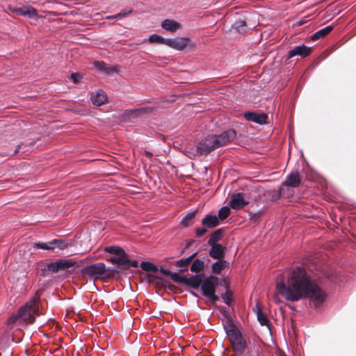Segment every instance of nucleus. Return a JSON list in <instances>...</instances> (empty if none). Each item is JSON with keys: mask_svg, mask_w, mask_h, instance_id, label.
Wrapping results in <instances>:
<instances>
[{"mask_svg": "<svg viewBox=\"0 0 356 356\" xmlns=\"http://www.w3.org/2000/svg\"><path fill=\"white\" fill-rule=\"evenodd\" d=\"M277 293L286 300L296 302L309 298L315 307L320 306L325 300V294L312 280L305 268L296 266L287 274H281L276 280Z\"/></svg>", "mask_w": 356, "mask_h": 356, "instance_id": "f257e3e1", "label": "nucleus"}, {"mask_svg": "<svg viewBox=\"0 0 356 356\" xmlns=\"http://www.w3.org/2000/svg\"><path fill=\"white\" fill-rule=\"evenodd\" d=\"M225 329L232 343L234 353L238 355L243 354L245 350L247 344L241 332L233 325L225 326Z\"/></svg>", "mask_w": 356, "mask_h": 356, "instance_id": "f03ea898", "label": "nucleus"}, {"mask_svg": "<svg viewBox=\"0 0 356 356\" xmlns=\"http://www.w3.org/2000/svg\"><path fill=\"white\" fill-rule=\"evenodd\" d=\"M39 298L37 296L33 297L24 306L22 307L19 311V321L25 323H33L35 316L38 315V308L36 302Z\"/></svg>", "mask_w": 356, "mask_h": 356, "instance_id": "7ed1b4c3", "label": "nucleus"}, {"mask_svg": "<svg viewBox=\"0 0 356 356\" xmlns=\"http://www.w3.org/2000/svg\"><path fill=\"white\" fill-rule=\"evenodd\" d=\"M218 280L217 277L211 275L203 280L201 286V290L203 294L214 303L219 300V298L215 295V289L218 284Z\"/></svg>", "mask_w": 356, "mask_h": 356, "instance_id": "20e7f679", "label": "nucleus"}, {"mask_svg": "<svg viewBox=\"0 0 356 356\" xmlns=\"http://www.w3.org/2000/svg\"><path fill=\"white\" fill-rule=\"evenodd\" d=\"M70 243L65 240L54 239L46 243H35L33 244V248L35 249L51 250L56 253H58L59 251H63L67 249Z\"/></svg>", "mask_w": 356, "mask_h": 356, "instance_id": "39448f33", "label": "nucleus"}, {"mask_svg": "<svg viewBox=\"0 0 356 356\" xmlns=\"http://www.w3.org/2000/svg\"><path fill=\"white\" fill-rule=\"evenodd\" d=\"M106 271V266L104 263H97L83 268L81 273L85 277L91 279L100 278Z\"/></svg>", "mask_w": 356, "mask_h": 356, "instance_id": "423d86ee", "label": "nucleus"}, {"mask_svg": "<svg viewBox=\"0 0 356 356\" xmlns=\"http://www.w3.org/2000/svg\"><path fill=\"white\" fill-rule=\"evenodd\" d=\"M236 136V133L234 129L227 130L219 135H213L214 143L216 148L226 145L232 141Z\"/></svg>", "mask_w": 356, "mask_h": 356, "instance_id": "0eeeda50", "label": "nucleus"}, {"mask_svg": "<svg viewBox=\"0 0 356 356\" xmlns=\"http://www.w3.org/2000/svg\"><path fill=\"white\" fill-rule=\"evenodd\" d=\"M213 141L214 139L213 136H209L206 137L198 144L197 147V152L200 154H208L211 151L216 149V146H215L216 144Z\"/></svg>", "mask_w": 356, "mask_h": 356, "instance_id": "6e6552de", "label": "nucleus"}, {"mask_svg": "<svg viewBox=\"0 0 356 356\" xmlns=\"http://www.w3.org/2000/svg\"><path fill=\"white\" fill-rule=\"evenodd\" d=\"M190 42L188 38H167L165 45L177 50H182L189 45Z\"/></svg>", "mask_w": 356, "mask_h": 356, "instance_id": "1a4fd4ad", "label": "nucleus"}, {"mask_svg": "<svg viewBox=\"0 0 356 356\" xmlns=\"http://www.w3.org/2000/svg\"><path fill=\"white\" fill-rule=\"evenodd\" d=\"M247 204H248V202L244 200L241 193L233 194L229 202V207L235 210L241 209Z\"/></svg>", "mask_w": 356, "mask_h": 356, "instance_id": "9d476101", "label": "nucleus"}, {"mask_svg": "<svg viewBox=\"0 0 356 356\" xmlns=\"http://www.w3.org/2000/svg\"><path fill=\"white\" fill-rule=\"evenodd\" d=\"M10 10L18 15L27 17L29 18H35L38 16L37 10L31 6L10 8Z\"/></svg>", "mask_w": 356, "mask_h": 356, "instance_id": "9b49d317", "label": "nucleus"}, {"mask_svg": "<svg viewBox=\"0 0 356 356\" xmlns=\"http://www.w3.org/2000/svg\"><path fill=\"white\" fill-rule=\"evenodd\" d=\"M245 118L259 124H264L267 123L268 115L264 113L247 112L244 114Z\"/></svg>", "mask_w": 356, "mask_h": 356, "instance_id": "f8f14e48", "label": "nucleus"}, {"mask_svg": "<svg viewBox=\"0 0 356 356\" xmlns=\"http://www.w3.org/2000/svg\"><path fill=\"white\" fill-rule=\"evenodd\" d=\"M311 51V48L304 44L295 47L290 50L288 54V58H291L296 56H300L302 58L307 56Z\"/></svg>", "mask_w": 356, "mask_h": 356, "instance_id": "ddd939ff", "label": "nucleus"}, {"mask_svg": "<svg viewBox=\"0 0 356 356\" xmlns=\"http://www.w3.org/2000/svg\"><path fill=\"white\" fill-rule=\"evenodd\" d=\"M211 245L209 255L216 259H221L225 256V248L221 244H213Z\"/></svg>", "mask_w": 356, "mask_h": 356, "instance_id": "4468645a", "label": "nucleus"}, {"mask_svg": "<svg viewBox=\"0 0 356 356\" xmlns=\"http://www.w3.org/2000/svg\"><path fill=\"white\" fill-rule=\"evenodd\" d=\"M91 101L94 105L102 106L107 101V95L102 90H99L91 96Z\"/></svg>", "mask_w": 356, "mask_h": 356, "instance_id": "2eb2a0df", "label": "nucleus"}, {"mask_svg": "<svg viewBox=\"0 0 356 356\" xmlns=\"http://www.w3.org/2000/svg\"><path fill=\"white\" fill-rule=\"evenodd\" d=\"M300 182L299 175L298 172H292L290 175L286 177L284 181L286 186L291 187H297L299 186Z\"/></svg>", "mask_w": 356, "mask_h": 356, "instance_id": "dca6fc26", "label": "nucleus"}, {"mask_svg": "<svg viewBox=\"0 0 356 356\" xmlns=\"http://www.w3.org/2000/svg\"><path fill=\"white\" fill-rule=\"evenodd\" d=\"M202 223L207 228H213L219 225V220L216 216L207 215L202 219Z\"/></svg>", "mask_w": 356, "mask_h": 356, "instance_id": "f3484780", "label": "nucleus"}, {"mask_svg": "<svg viewBox=\"0 0 356 356\" xmlns=\"http://www.w3.org/2000/svg\"><path fill=\"white\" fill-rule=\"evenodd\" d=\"M161 26L165 30L175 31L179 28V24L172 19H165L162 22Z\"/></svg>", "mask_w": 356, "mask_h": 356, "instance_id": "a211bd4d", "label": "nucleus"}, {"mask_svg": "<svg viewBox=\"0 0 356 356\" xmlns=\"http://www.w3.org/2000/svg\"><path fill=\"white\" fill-rule=\"evenodd\" d=\"M332 29H333V27L332 26H326L325 28L319 30L318 31H317L316 33H315L312 36V40H316L320 38H322L325 37V35H327V34H329L332 31Z\"/></svg>", "mask_w": 356, "mask_h": 356, "instance_id": "6ab92c4d", "label": "nucleus"}, {"mask_svg": "<svg viewBox=\"0 0 356 356\" xmlns=\"http://www.w3.org/2000/svg\"><path fill=\"white\" fill-rule=\"evenodd\" d=\"M59 270H61L59 261L47 264L46 266H44V269H41V270L42 271V275H45L46 270H48V271H50L52 273H56V272H58Z\"/></svg>", "mask_w": 356, "mask_h": 356, "instance_id": "aec40b11", "label": "nucleus"}, {"mask_svg": "<svg viewBox=\"0 0 356 356\" xmlns=\"http://www.w3.org/2000/svg\"><path fill=\"white\" fill-rule=\"evenodd\" d=\"M228 266V263L222 259H218L212 265V272L213 273L219 274L221 270L225 269Z\"/></svg>", "mask_w": 356, "mask_h": 356, "instance_id": "412c9836", "label": "nucleus"}, {"mask_svg": "<svg viewBox=\"0 0 356 356\" xmlns=\"http://www.w3.org/2000/svg\"><path fill=\"white\" fill-rule=\"evenodd\" d=\"M203 280L201 275L192 276L188 280V283L194 289H198L202 286Z\"/></svg>", "mask_w": 356, "mask_h": 356, "instance_id": "4be33fe9", "label": "nucleus"}, {"mask_svg": "<svg viewBox=\"0 0 356 356\" xmlns=\"http://www.w3.org/2000/svg\"><path fill=\"white\" fill-rule=\"evenodd\" d=\"M195 213H196V211H193V212L188 213L181 220V225L185 227H189L191 225H193L194 222V218H195Z\"/></svg>", "mask_w": 356, "mask_h": 356, "instance_id": "5701e85b", "label": "nucleus"}, {"mask_svg": "<svg viewBox=\"0 0 356 356\" xmlns=\"http://www.w3.org/2000/svg\"><path fill=\"white\" fill-rule=\"evenodd\" d=\"M120 256V257H113L108 260L113 264H118L124 267V266H126V264L129 262V259L127 258L126 254Z\"/></svg>", "mask_w": 356, "mask_h": 356, "instance_id": "b1692460", "label": "nucleus"}, {"mask_svg": "<svg viewBox=\"0 0 356 356\" xmlns=\"http://www.w3.org/2000/svg\"><path fill=\"white\" fill-rule=\"evenodd\" d=\"M232 29L238 33H245L247 31V25L244 20H236L232 25Z\"/></svg>", "mask_w": 356, "mask_h": 356, "instance_id": "393cba45", "label": "nucleus"}, {"mask_svg": "<svg viewBox=\"0 0 356 356\" xmlns=\"http://www.w3.org/2000/svg\"><path fill=\"white\" fill-rule=\"evenodd\" d=\"M104 251L108 253L117 254V255L125 254L124 251L119 246H115V245L107 246L104 248Z\"/></svg>", "mask_w": 356, "mask_h": 356, "instance_id": "a878e982", "label": "nucleus"}, {"mask_svg": "<svg viewBox=\"0 0 356 356\" xmlns=\"http://www.w3.org/2000/svg\"><path fill=\"white\" fill-rule=\"evenodd\" d=\"M253 310L256 312L257 319L259 321L260 324L261 325H268V321L266 314L263 313L258 307H257V309H253Z\"/></svg>", "mask_w": 356, "mask_h": 356, "instance_id": "bb28decb", "label": "nucleus"}, {"mask_svg": "<svg viewBox=\"0 0 356 356\" xmlns=\"http://www.w3.org/2000/svg\"><path fill=\"white\" fill-rule=\"evenodd\" d=\"M222 237V232L220 229L213 232L208 241L209 245L218 244L216 242Z\"/></svg>", "mask_w": 356, "mask_h": 356, "instance_id": "cd10ccee", "label": "nucleus"}, {"mask_svg": "<svg viewBox=\"0 0 356 356\" xmlns=\"http://www.w3.org/2000/svg\"><path fill=\"white\" fill-rule=\"evenodd\" d=\"M204 268V262L200 259L195 260L191 266V270L194 273L201 271Z\"/></svg>", "mask_w": 356, "mask_h": 356, "instance_id": "c85d7f7f", "label": "nucleus"}, {"mask_svg": "<svg viewBox=\"0 0 356 356\" xmlns=\"http://www.w3.org/2000/svg\"><path fill=\"white\" fill-rule=\"evenodd\" d=\"M166 40V38H164L157 34H152L148 38V41L151 43H159L164 44H165Z\"/></svg>", "mask_w": 356, "mask_h": 356, "instance_id": "c756f323", "label": "nucleus"}, {"mask_svg": "<svg viewBox=\"0 0 356 356\" xmlns=\"http://www.w3.org/2000/svg\"><path fill=\"white\" fill-rule=\"evenodd\" d=\"M140 267L143 270L156 272L158 267L150 262L143 261L140 264Z\"/></svg>", "mask_w": 356, "mask_h": 356, "instance_id": "7c9ffc66", "label": "nucleus"}, {"mask_svg": "<svg viewBox=\"0 0 356 356\" xmlns=\"http://www.w3.org/2000/svg\"><path fill=\"white\" fill-rule=\"evenodd\" d=\"M230 213V209L228 207H222L218 211V220H225L228 217Z\"/></svg>", "mask_w": 356, "mask_h": 356, "instance_id": "2f4dec72", "label": "nucleus"}, {"mask_svg": "<svg viewBox=\"0 0 356 356\" xmlns=\"http://www.w3.org/2000/svg\"><path fill=\"white\" fill-rule=\"evenodd\" d=\"M95 67L101 71L105 72L108 74L110 72H113V70L111 67H108L106 66V64L104 62L96 61L95 62Z\"/></svg>", "mask_w": 356, "mask_h": 356, "instance_id": "473e14b6", "label": "nucleus"}, {"mask_svg": "<svg viewBox=\"0 0 356 356\" xmlns=\"http://www.w3.org/2000/svg\"><path fill=\"white\" fill-rule=\"evenodd\" d=\"M195 256V254H193L191 255V257L186 258V259H179L178 261H176V265L178 266V267H180V268H186L191 259Z\"/></svg>", "mask_w": 356, "mask_h": 356, "instance_id": "72a5a7b5", "label": "nucleus"}, {"mask_svg": "<svg viewBox=\"0 0 356 356\" xmlns=\"http://www.w3.org/2000/svg\"><path fill=\"white\" fill-rule=\"evenodd\" d=\"M60 269L61 270H65L67 269L72 266H73L75 264V262L72 260H59Z\"/></svg>", "mask_w": 356, "mask_h": 356, "instance_id": "f704fd0d", "label": "nucleus"}, {"mask_svg": "<svg viewBox=\"0 0 356 356\" xmlns=\"http://www.w3.org/2000/svg\"><path fill=\"white\" fill-rule=\"evenodd\" d=\"M153 108L152 107H143L134 111L132 113L136 115H140L145 113H151Z\"/></svg>", "mask_w": 356, "mask_h": 356, "instance_id": "c9c22d12", "label": "nucleus"}, {"mask_svg": "<svg viewBox=\"0 0 356 356\" xmlns=\"http://www.w3.org/2000/svg\"><path fill=\"white\" fill-rule=\"evenodd\" d=\"M17 320H19L18 313L14 314L8 318L7 321V324L8 325L13 326Z\"/></svg>", "mask_w": 356, "mask_h": 356, "instance_id": "e433bc0d", "label": "nucleus"}, {"mask_svg": "<svg viewBox=\"0 0 356 356\" xmlns=\"http://www.w3.org/2000/svg\"><path fill=\"white\" fill-rule=\"evenodd\" d=\"M133 11L132 9L130 10H122L117 15L118 19H122L126 17L129 14L131 13Z\"/></svg>", "mask_w": 356, "mask_h": 356, "instance_id": "4c0bfd02", "label": "nucleus"}, {"mask_svg": "<svg viewBox=\"0 0 356 356\" xmlns=\"http://www.w3.org/2000/svg\"><path fill=\"white\" fill-rule=\"evenodd\" d=\"M222 298L224 301V302L227 305H230L231 303V294L229 291H227L225 293L222 294Z\"/></svg>", "mask_w": 356, "mask_h": 356, "instance_id": "58836bf2", "label": "nucleus"}, {"mask_svg": "<svg viewBox=\"0 0 356 356\" xmlns=\"http://www.w3.org/2000/svg\"><path fill=\"white\" fill-rule=\"evenodd\" d=\"M207 227L197 228L195 230L196 236L198 237L202 236L207 232Z\"/></svg>", "mask_w": 356, "mask_h": 356, "instance_id": "ea45409f", "label": "nucleus"}, {"mask_svg": "<svg viewBox=\"0 0 356 356\" xmlns=\"http://www.w3.org/2000/svg\"><path fill=\"white\" fill-rule=\"evenodd\" d=\"M129 266H132L134 268H136L138 266V262L136 260L130 261L129 262L126 264V266H124V268H129Z\"/></svg>", "mask_w": 356, "mask_h": 356, "instance_id": "a19ab883", "label": "nucleus"}, {"mask_svg": "<svg viewBox=\"0 0 356 356\" xmlns=\"http://www.w3.org/2000/svg\"><path fill=\"white\" fill-rule=\"evenodd\" d=\"M71 78L74 83H77L79 82V80L81 79V76L77 73H72L71 75Z\"/></svg>", "mask_w": 356, "mask_h": 356, "instance_id": "79ce46f5", "label": "nucleus"}, {"mask_svg": "<svg viewBox=\"0 0 356 356\" xmlns=\"http://www.w3.org/2000/svg\"><path fill=\"white\" fill-rule=\"evenodd\" d=\"M170 276H171L172 279L174 281H178L179 280V275L177 273H172L171 272V274H170Z\"/></svg>", "mask_w": 356, "mask_h": 356, "instance_id": "37998d69", "label": "nucleus"}, {"mask_svg": "<svg viewBox=\"0 0 356 356\" xmlns=\"http://www.w3.org/2000/svg\"><path fill=\"white\" fill-rule=\"evenodd\" d=\"M160 271H161V273H162L163 274H164L165 275H170V274H171V271H170L168 270H165L163 267H161L160 268Z\"/></svg>", "mask_w": 356, "mask_h": 356, "instance_id": "c03bdc74", "label": "nucleus"}, {"mask_svg": "<svg viewBox=\"0 0 356 356\" xmlns=\"http://www.w3.org/2000/svg\"><path fill=\"white\" fill-rule=\"evenodd\" d=\"M106 19H118V17H117V15H114L107 16V17H106Z\"/></svg>", "mask_w": 356, "mask_h": 356, "instance_id": "a18cd8bd", "label": "nucleus"}, {"mask_svg": "<svg viewBox=\"0 0 356 356\" xmlns=\"http://www.w3.org/2000/svg\"><path fill=\"white\" fill-rule=\"evenodd\" d=\"M145 154L149 158L152 156V153H151L150 152L145 151Z\"/></svg>", "mask_w": 356, "mask_h": 356, "instance_id": "49530a36", "label": "nucleus"}, {"mask_svg": "<svg viewBox=\"0 0 356 356\" xmlns=\"http://www.w3.org/2000/svg\"><path fill=\"white\" fill-rule=\"evenodd\" d=\"M260 217V212L256 213L254 215V216H252L251 218H259Z\"/></svg>", "mask_w": 356, "mask_h": 356, "instance_id": "de8ad7c7", "label": "nucleus"}, {"mask_svg": "<svg viewBox=\"0 0 356 356\" xmlns=\"http://www.w3.org/2000/svg\"><path fill=\"white\" fill-rule=\"evenodd\" d=\"M20 149V147H18L16 150L15 151V153H17Z\"/></svg>", "mask_w": 356, "mask_h": 356, "instance_id": "09e8293b", "label": "nucleus"}, {"mask_svg": "<svg viewBox=\"0 0 356 356\" xmlns=\"http://www.w3.org/2000/svg\"><path fill=\"white\" fill-rule=\"evenodd\" d=\"M155 278H156V279H160V277H158V276H155Z\"/></svg>", "mask_w": 356, "mask_h": 356, "instance_id": "8fccbe9b", "label": "nucleus"}]
</instances>
